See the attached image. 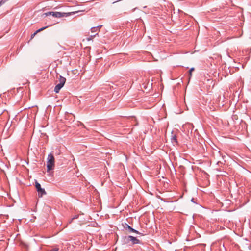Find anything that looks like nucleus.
Wrapping results in <instances>:
<instances>
[{"label":"nucleus","mask_w":251,"mask_h":251,"mask_svg":"<svg viewBox=\"0 0 251 251\" xmlns=\"http://www.w3.org/2000/svg\"><path fill=\"white\" fill-rule=\"evenodd\" d=\"M76 13V12H69V13H65V12H49L45 14L46 16L48 15H52L54 17L56 18H61L63 17H68L72 14H74Z\"/></svg>","instance_id":"obj_1"},{"label":"nucleus","mask_w":251,"mask_h":251,"mask_svg":"<svg viewBox=\"0 0 251 251\" xmlns=\"http://www.w3.org/2000/svg\"><path fill=\"white\" fill-rule=\"evenodd\" d=\"M47 172H49L54 169V157L53 155L50 153L48 156L47 162Z\"/></svg>","instance_id":"obj_2"},{"label":"nucleus","mask_w":251,"mask_h":251,"mask_svg":"<svg viewBox=\"0 0 251 251\" xmlns=\"http://www.w3.org/2000/svg\"><path fill=\"white\" fill-rule=\"evenodd\" d=\"M66 78L61 75L59 77V83L57 84L54 88V92L56 93H58L60 90L63 87L65 82Z\"/></svg>","instance_id":"obj_3"},{"label":"nucleus","mask_w":251,"mask_h":251,"mask_svg":"<svg viewBox=\"0 0 251 251\" xmlns=\"http://www.w3.org/2000/svg\"><path fill=\"white\" fill-rule=\"evenodd\" d=\"M35 187L38 192L39 197H42L44 195L46 194L45 189L41 188V185L37 181L35 182Z\"/></svg>","instance_id":"obj_4"},{"label":"nucleus","mask_w":251,"mask_h":251,"mask_svg":"<svg viewBox=\"0 0 251 251\" xmlns=\"http://www.w3.org/2000/svg\"><path fill=\"white\" fill-rule=\"evenodd\" d=\"M126 243H128L129 241L132 242V244H139L140 241L137 238L132 236H128L126 238Z\"/></svg>","instance_id":"obj_5"},{"label":"nucleus","mask_w":251,"mask_h":251,"mask_svg":"<svg viewBox=\"0 0 251 251\" xmlns=\"http://www.w3.org/2000/svg\"><path fill=\"white\" fill-rule=\"evenodd\" d=\"M125 229H128L131 232L136 233L137 234H140L138 231L132 228L130 226L126 224V226L125 227Z\"/></svg>","instance_id":"obj_6"},{"label":"nucleus","mask_w":251,"mask_h":251,"mask_svg":"<svg viewBox=\"0 0 251 251\" xmlns=\"http://www.w3.org/2000/svg\"><path fill=\"white\" fill-rule=\"evenodd\" d=\"M171 142L173 144H177V141L176 139V135H172L171 136Z\"/></svg>","instance_id":"obj_7"},{"label":"nucleus","mask_w":251,"mask_h":251,"mask_svg":"<svg viewBox=\"0 0 251 251\" xmlns=\"http://www.w3.org/2000/svg\"><path fill=\"white\" fill-rule=\"evenodd\" d=\"M102 26V25H99L96 27H93L91 28V32H98L100 30V28Z\"/></svg>","instance_id":"obj_8"},{"label":"nucleus","mask_w":251,"mask_h":251,"mask_svg":"<svg viewBox=\"0 0 251 251\" xmlns=\"http://www.w3.org/2000/svg\"><path fill=\"white\" fill-rule=\"evenodd\" d=\"M48 27V26H45V27H42L38 30H37L34 34H33L32 35H31V38H33L35 35L38 32H41L42 31H43V30L45 29L46 28H47Z\"/></svg>","instance_id":"obj_9"},{"label":"nucleus","mask_w":251,"mask_h":251,"mask_svg":"<svg viewBox=\"0 0 251 251\" xmlns=\"http://www.w3.org/2000/svg\"><path fill=\"white\" fill-rule=\"evenodd\" d=\"M194 70V68H192L190 69V70L189 71V75H190V77L192 75V71H193Z\"/></svg>","instance_id":"obj_10"},{"label":"nucleus","mask_w":251,"mask_h":251,"mask_svg":"<svg viewBox=\"0 0 251 251\" xmlns=\"http://www.w3.org/2000/svg\"><path fill=\"white\" fill-rule=\"evenodd\" d=\"M59 249L58 248H53L52 250H51L50 251H58Z\"/></svg>","instance_id":"obj_11"},{"label":"nucleus","mask_w":251,"mask_h":251,"mask_svg":"<svg viewBox=\"0 0 251 251\" xmlns=\"http://www.w3.org/2000/svg\"><path fill=\"white\" fill-rule=\"evenodd\" d=\"M96 35V34L94 35H92L91 36H95V35Z\"/></svg>","instance_id":"obj_12"},{"label":"nucleus","mask_w":251,"mask_h":251,"mask_svg":"<svg viewBox=\"0 0 251 251\" xmlns=\"http://www.w3.org/2000/svg\"><path fill=\"white\" fill-rule=\"evenodd\" d=\"M1 6V5H0V7Z\"/></svg>","instance_id":"obj_13"}]
</instances>
